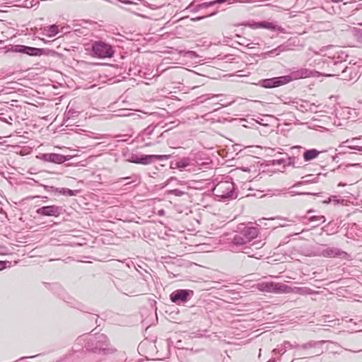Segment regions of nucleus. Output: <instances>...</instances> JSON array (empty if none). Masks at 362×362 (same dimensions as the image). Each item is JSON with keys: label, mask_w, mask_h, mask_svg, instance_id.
<instances>
[{"label": "nucleus", "mask_w": 362, "mask_h": 362, "mask_svg": "<svg viewBox=\"0 0 362 362\" xmlns=\"http://www.w3.org/2000/svg\"><path fill=\"white\" fill-rule=\"evenodd\" d=\"M332 202H334V204H337L339 203V199L336 196H331L327 199L323 201L324 204H330Z\"/></svg>", "instance_id": "72a5a7b5"}, {"label": "nucleus", "mask_w": 362, "mask_h": 362, "mask_svg": "<svg viewBox=\"0 0 362 362\" xmlns=\"http://www.w3.org/2000/svg\"><path fill=\"white\" fill-rule=\"evenodd\" d=\"M322 353H323L322 350H318V351H316L314 352V354H315L316 356L321 355Z\"/></svg>", "instance_id": "5fc2aeb1"}, {"label": "nucleus", "mask_w": 362, "mask_h": 362, "mask_svg": "<svg viewBox=\"0 0 362 362\" xmlns=\"http://www.w3.org/2000/svg\"><path fill=\"white\" fill-rule=\"evenodd\" d=\"M213 194L216 200L228 202L235 199L238 196V190L231 180L219 182L214 188Z\"/></svg>", "instance_id": "20e7f679"}, {"label": "nucleus", "mask_w": 362, "mask_h": 362, "mask_svg": "<svg viewBox=\"0 0 362 362\" xmlns=\"http://www.w3.org/2000/svg\"><path fill=\"white\" fill-rule=\"evenodd\" d=\"M122 2H123L124 4H134V2H133V1H129V0H124V1H122Z\"/></svg>", "instance_id": "6e6d98bb"}, {"label": "nucleus", "mask_w": 362, "mask_h": 362, "mask_svg": "<svg viewBox=\"0 0 362 362\" xmlns=\"http://www.w3.org/2000/svg\"><path fill=\"white\" fill-rule=\"evenodd\" d=\"M161 136H162V134H160L159 136H157L156 138L158 139V138L161 137Z\"/></svg>", "instance_id": "680f3d73"}, {"label": "nucleus", "mask_w": 362, "mask_h": 362, "mask_svg": "<svg viewBox=\"0 0 362 362\" xmlns=\"http://www.w3.org/2000/svg\"><path fill=\"white\" fill-rule=\"evenodd\" d=\"M333 2H335V3H339V2H341L343 0H332Z\"/></svg>", "instance_id": "13d9d810"}, {"label": "nucleus", "mask_w": 362, "mask_h": 362, "mask_svg": "<svg viewBox=\"0 0 362 362\" xmlns=\"http://www.w3.org/2000/svg\"><path fill=\"white\" fill-rule=\"evenodd\" d=\"M248 27L252 28V29H258V28H264L267 29L272 31H282L283 28L276 25L275 23L269 21H262V22H249L247 24H245Z\"/></svg>", "instance_id": "9b49d317"}, {"label": "nucleus", "mask_w": 362, "mask_h": 362, "mask_svg": "<svg viewBox=\"0 0 362 362\" xmlns=\"http://www.w3.org/2000/svg\"><path fill=\"white\" fill-rule=\"evenodd\" d=\"M135 280L132 276H127L125 280L117 279L115 281V285L117 288L122 293L131 296L135 293L134 286L135 285Z\"/></svg>", "instance_id": "0eeeda50"}, {"label": "nucleus", "mask_w": 362, "mask_h": 362, "mask_svg": "<svg viewBox=\"0 0 362 362\" xmlns=\"http://www.w3.org/2000/svg\"><path fill=\"white\" fill-rule=\"evenodd\" d=\"M115 52L113 46L105 41L95 40L91 43L90 54L94 58H112Z\"/></svg>", "instance_id": "39448f33"}, {"label": "nucleus", "mask_w": 362, "mask_h": 362, "mask_svg": "<svg viewBox=\"0 0 362 362\" xmlns=\"http://www.w3.org/2000/svg\"><path fill=\"white\" fill-rule=\"evenodd\" d=\"M288 50H290L289 45H286V44H282V45H280L279 46H278L277 47H276L275 49H273L270 51L263 53L262 56H264V58L267 57V56H269V57L278 56L281 53L287 52Z\"/></svg>", "instance_id": "f3484780"}, {"label": "nucleus", "mask_w": 362, "mask_h": 362, "mask_svg": "<svg viewBox=\"0 0 362 362\" xmlns=\"http://www.w3.org/2000/svg\"><path fill=\"white\" fill-rule=\"evenodd\" d=\"M12 51L28 54L31 57H37L41 55L54 56L55 52L49 49L37 48L22 45H16L12 47Z\"/></svg>", "instance_id": "423d86ee"}, {"label": "nucleus", "mask_w": 362, "mask_h": 362, "mask_svg": "<svg viewBox=\"0 0 362 362\" xmlns=\"http://www.w3.org/2000/svg\"><path fill=\"white\" fill-rule=\"evenodd\" d=\"M224 59L226 60V62H231L234 59V58L233 57V55H226Z\"/></svg>", "instance_id": "49530a36"}, {"label": "nucleus", "mask_w": 362, "mask_h": 362, "mask_svg": "<svg viewBox=\"0 0 362 362\" xmlns=\"http://www.w3.org/2000/svg\"><path fill=\"white\" fill-rule=\"evenodd\" d=\"M321 254L325 257H340L347 259L349 255L344 251H342L337 247H327L322 250Z\"/></svg>", "instance_id": "4468645a"}, {"label": "nucleus", "mask_w": 362, "mask_h": 362, "mask_svg": "<svg viewBox=\"0 0 362 362\" xmlns=\"http://www.w3.org/2000/svg\"><path fill=\"white\" fill-rule=\"evenodd\" d=\"M288 193L291 194V195H292V196L297 195V194H298V195H300V194L317 195L318 194H313V193H310V192H296L294 190H289Z\"/></svg>", "instance_id": "4c0bfd02"}, {"label": "nucleus", "mask_w": 362, "mask_h": 362, "mask_svg": "<svg viewBox=\"0 0 362 362\" xmlns=\"http://www.w3.org/2000/svg\"><path fill=\"white\" fill-rule=\"evenodd\" d=\"M130 183H131V182H128V183H125V185H129V184H130Z\"/></svg>", "instance_id": "338daca9"}, {"label": "nucleus", "mask_w": 362, "mask_h": 362, "mask_svg": "<svg viewBox=\"0 0 362 362\" xmlns=\"http://www.w3.org/2000/svg\"><path fill=\"white\" fill-rule=\"evenodd\" d=\"M356 139H357L356 138H353L351 140H349V139L346 140L345 141L343 142V146H346L347 147V146H349V143L353 142Z\"/></svg>", "instance_id": "a18cd8bd"}, {"label": "nucleus", "mask_w": 362, "mask_h": 362, "mask_svg": "<svg viewBox=\"0 0 362 362\" xmlns=\"http://www.w3.org/2000/svg\"><path fill=\"white\" fill-rule=\"evenodd\" d=\"M235 37H238L239 39H240V42H238L239 45H244V46H248L249 45V40L245 38V37H243L241 35H238V34H236L235 35Z\"/></svg>", "instance_id": "473e14b6"}, {"label": "nucleus", "mask_w": 362, "mask_h": 362, "mask_svg": "<svg viewBox=\"0 0 362 362\" xmlns=\"http://www.w3.org/2000/svg\"><path fill=\"white\" fill-rule=\"evenodd\" d=\"M267 362H276V361L274 360H270V361H269Z\"/></svg>", "instance_id": "0e129e2a"}, {"label": "nucleus", "mask_w": 362, "mask_h": 362, "mask_svg": "<svg viewBox=\"0 0 362 362\" xmlns=\"http://www.w3.org/2000/svg\"><path fill=\"white\" fill-rule=\"evenodd\" d=\"M132 177H120L118 179L117 182H122L123 181L127 182V180L132 179Z\"/></svg>", "instance_id": "de8ad7c7"}, {"label": "nucleus", "mask_w": 362, "mask_h": 362, "mask_svg": "<svg viewBox=\"0 0 362 362\" xmlns=\"http://www.w3.org/2000/svg\"><path fill=\"white\" fill-rule=\"evenodd\" d=\"M242 250H243L242 252L247 255L248 257H254L257 255V252H255L254 250L250 246L249 247V246L245 245L243 247V248Z\"/></svg>", "instance_id": "c85d7f7f"}, {"label": "nucleus", "mask_w": 362, "mask_h": 362, "mask_svg": "<svg viewBox=\"0 0 362 362\" xmlns=\"http://www.w3.org/2000/svg\"><path fill=\"white\" fill-rule=\"evenodd\" d=\"M348 148L354 150H357L358 151H362V146H347Z\"/></svg>", "instance_id": "c03bdc74"}, {"label": "nucleus", "mask_w": 362, "mask_h": 362, "mask_svg": "<svg viewBox=\"0 0 362 362\" xmlns=\"http://www.w3.org/2000/svg\"><path fill=\"white\" fill-rule=\"evenodd\" d=\"M320 153V151L315 148L305 150L303 154V159L305 162L313 160V159L316 158Z\"/></svg>", "instance_id": "412c9836"}, {"label": "nucleus", "mask_w": 362, "mask_h": 362, "mask_svg": "<svg viewBox=\"0 0 362 362\" xmlns=\"http://www.w3.org/2000/svg\"><path fill=\"white\" fill-rule=\"evenodd\" d=\"M170 167L171 169H180L178 160L171 161Z\"/></svg>", "instance_id": "ea45409f"}, {"label": "nucleus", "mask_w": 362, "mask_h": 362, "mask_svg": "<svg viewBox=\"0 0 362 362\" xmlns=\"http://www.w3.org/2000/svg\"><path fill=\"white\" fill-rule=\"evenodd\" d=\"M312 71L305 69L301 68L296 70H293L289 75H286L288 83L292 81L300 79V78H305L311 76Z\"/></svg>", "instance_id": "ddd939ff"}, {"label": "nucleus", "mask_w": 362, "mask_h": 362, "mask_svg": "<svg viewBox=\"0 0 362 362\" xmlns=\"http://www.w3.org/2000/svg\"><path fill=\"white\" fill-rule=\"evenodd\" d=\"M349 165V166L355 167V168L361 167V163H353V164H349V165Z\"/></svg>", "instance_id": "864d4df0"}, {"label": "nucleus", "mask_w": 362, "mask_h": 362, "mask_svg": "<svg viewBox=\"0 0 362 362\" xmlns=\"http://www.w3.org/2000/svg\"><path fill=\"white\" fill-rule=\"evenodd\" d=\"M257 245V247H255V249L257 250L259 249V247H261L260 246H259V243H253L251 246H255V245Z\"/></svg>", "instance_id": "4d7b16f0"}, {"label": "nucleus", "mask_w": 362, "mask_h": 362, "mask_svg": "<svg viewBox=\"0 0 362 362\" xmlns=\"http://www.w3.org/2000/svg\"><path fill=\"white\" fill-rule=\"evenodd\" d=\"M78 192V190H72L68 188H60V191H59V194L73 197L76 196Z\"/></svg>", "instance_id": "393cba45"}, {"label": "nucleus", "mask_w": 362, "mask_h": 362, "mask_svg": "<svg viewBox=\"0 0 362 362\" xmlns=\"http://www.w3.org/2000/svg\"><path fill=\"white\" fill-rule=\"evenodd\" d=\"M211 6H212L211 1L207 2H203L202 4H198V8H199L200 9L207 8Z\"/></svg>", "instance_id": "e433bc0d"}, {"label": "nucleus", "mask_w": 362, "mask_h": 362, "mask_svg": "<svg viewBox=\"0 0 362 362\" xmlns=\"http://www.w3.org/2000/svg\"><path fill=\"white\" fill-rule=\"evenodd\" d=\"M245 238L241 232L235 234L231 241L232 249L235 250V247L245 246L248 243Z\"/></svg>", "instance_id": "6ab92c4d"}, {"label": "nucleus", "mask_w": 362, "mask_h": 362, "mask_svg": "<svg viewBox=\"0 0 362 362\" xmlns=\"http://www.w3.org/2000/svg\"><path fill=\"white\" fill-rule=\"evenodd\" d=\"M168 194H173L177 197H181L185 194V192L180 189H175L169 190Z\"/></svg>", "instance_id": "f704fd0d"}, {"label": "nucleus", "mask_w": 362, "mask_h": 362, "mask_svg": "<svg viewBox=\"0 0 362 362\" xmlns=\"http://www.w3.org/2000/svg\"><path fill=\"white\" fill-rule=\"evenodd\" d=\"M212 6L216 4H221L226 2V0H213L211 1Z\"/></svg>", "instance_id": "37998d69"}, {"label": "nucleus", "mask_w": 362, "mask_h": 362, "mask_svg": "<svg viewBox=\"0 0 362 362\" xmlns=\"http://www.w3.org/2000/svg\"><path fill=\"white\" fill-rule=\"evenodd\" d=\"M313 177V175H308L303 177V178H305V180L296 182L293 187H294L301 186V185H306V184L317 182L318 177Z\"/></svg>", "instance_id": "5701e85b"}, {"label": "nucleus", "mask_w": 362, "mask_h": 362, "mask_svg": "<svg viewBox=\"0 0 362 362\" xmlns=\"http://www.w3.org/2000/svg\"><path fill=\"white\" fill-rule=\"evenodd\" d=\"M241 233L244 236H245V238H247L245 239L247 243H250L258 235L259 230L256 227H245L241 230Z\"/></svg>", "instance_id": "a211bd4d"}, {"label": "nucleus", "mask_w": 362, "mask_h": 362, "mask_svg": "<svg viewBox=\"0 0 362 362\" xmlns=\"http://www.w3.org/2000/svg\"><path fill=\"white\" fill-rule=\"evenodd\" d=\"M173 177H170L168 180V182H169L171 180H173Z\"/></svg>", "instance_id": "e2e57ef3"}, {"label": "nucleus", "mask_w": 362, "mask_h": 362, "mask_svg": "<svg viewBox=\"0 0 362 362\" xmlns=\"http://www.w3.org/2000/svg\"><path fill=\"white\" fill-rule=\"evenodd\" d=\"M40 159L46 162H50L56 164H61L68 160L66 156L58 153H43L40 156Z\"/></svg>", "instance_id": "2eb2a0df"}, {"label": "nucleus", "mask_w": 362, "mask_h": 362, "mask_svg": "<svg viewBox=\"0 0 362 362\" xmlns=\"http://www.w3.org/2000/svg\"><path fill=\"white\" fill-rule=\"evenodd\" d=\"M352 33L354 38L359 42H362V30L354 28L352 30Z\"/></svg>", "instance_id": "cd10ccee"}, {"label": "nucleus", "mask_w": 362, "mask_h": 362, "mask_svg": "<svg viewBox=\"0 0 362 362\" xmlns=\"http://www.w3.org/2000/svg\"><path fill=\"white\" fill-rule=\"evenodd\" d=\"M223 97H226L223 94H208L206 95H202L199 99L200 102H204L205 100H207L208 99L213 98H221L220 101L223 102L224 99H223Z\"/></svg>", "instance_id": "a878e982"}, {"label": "nucleus", "mask_w": 362, "mask_h": 362, "mask_svg": "<svg viewBox=\"0 0 362 362\" xmlns=\"http://www.w3.org/2000/svg\"><path fill=\"white\" fill-rule=\"evenodd\" d=\"M334 47H333V46H329V47H327V50H330V49H334Z\"/></svg>", "instance_id": "bf43d9fd"}, {"label": "nucleus", "mask_w": 362, "mask_h": 362, "mask_svg": "<svg viewBox=\"0 0 362 362\" xmlns=\"http://www.w3.org/2000/svg\"><path fill=\"white\" fill-rule=\"evenodd\" d=\"M257 288L260 291L274 293H294L302 296L318 293L317 291H313L308 287L292 288L283 283L261 282L257 284Z\"/></svg>", "instance_id": "7ed1b4c3"}, {"label": "nucleus", "mask_w": 362, "mask_h": 362, "mask_svg": "<svg viewBox=\"0 0 362 362\" xmlns=\"http://www.w3.org/2000/svg\"><path fill=\"white\" fill-rule=\"evenodd\" d=\"M139 158H140V156H138V155H132L131 156V158L129 159V161L131 162V163H136V160H139Z\"/></svg>", "instance_id": "79ce46f5"}, {"label": "nucleus", "mask_w": 362, "mask_h": 362, "mask_svg": "<svg viewBox=\"0 0 362 362\" xmlns=\"http://www.w3.org/2000/svg\"><path fill=\"white\" fill-rule=\"evenodd\" d=\"M354 76V74H351V73H346L345 75H343V79L344 80H348V81H356L357 78H353V76ZM358 77H359V76L358 75Z\"/></svg>", "instance_id": "c9c22d12"}, {"label": "nucleus", "mask_w": 362, "mask_h": 362, "mask_svg": "<svg viewBox=\"0 0 362 362\" xmlns=\"http://www.w3.org/2000/svg\"><path fill=\"white\" fill-rule=\"evenodd\" d=\"M287 83L288 81L286 76L265 78L259 81L260 86L265 88H276Z\"/></svg>", "instance_id": "9d476101"}, {"label": "nucleus", "mask_w": 362, "mask_h": 362, "mask_svg": "<svg viewBox=\"0 0 362 362\" xmlns=\"http://www.w3.org/2000/svg\"><path fill=\"white\" fill-rule=\"evenodd\" d=\"M216 13V12H213L211 14H209V15H206V16H204L197 17L195 18H192V20L194 21H200L202 19H204V18L214 16Z\"/></svg>", "instance_id": "a19ab883"}, {"label": "nucleus", "mask_w": 362, "mask_h": 362, "mask_svg": "<svg viewBox=\"0 0 362 362\" xmlns=\"http://www.w3.org/2000/svg\"><path fill=\"white\" fill-rule=\"evenodd\" d=\"M358 25H359L360 26H362V23H358Z\"/></svg>", "instance_id": "69168bd1"}, {"label": "nucleus", "mask_w": 362, "mask_h": 362, "mask_svg": "<svg viewBox=\"0 0 362 362\" xmlns=\"http://www.w3.org/2000/svg\"><path fill=\"white\" fill-rule=\"evenodd\" d=\"M194 295V291L189 289H177L170 295V300L177 305L185 303Z\"/></svg>", "instance_id": "6e6552de"}, {"label": "nucleus", "mask_w": 362, "mask_h": 362, "mask_svg": "<svg viewBox=\"0 0 362 362\" xmlns=\"http://www.w3.org/2000/svg\"><path fill=\"white\" fill-rule=\"evenodd\" d=\"M77 340L78 342L86 341L85 348L94 354L105 356L112 354L116 351L104 334H88L85 338L81 337Z\"/></svg>", "instance_id": "f257e3e1"}, {"label": "nucleus", "mask_w": 362, "mask_h": 362, "mask_svg": "<svg viewBox=\"0 0 362 362\" xmlns=\"http://www.w3.org/2000/svg\"><path fill=\"white\" fill-rule=\"evenodd\" d=\"M197 0H194V1H192L187 8V10H189L190 11L192 12H194V13H197L199 11H200L201 9L199 8H198V4H196Z\"/></svg>", "instance_id": "2f4dec72"}, {"label": "nucleus", "mask_w": 362, "mask_h": 362, "mask_svg": "<svg viewBox=\"0 0 362 362\" xmlns=\"http://www.w3.org/2000/svg\"><path fill=\"white\" fill-rule=\"evenodd\" d=\"M62 206L57 205H48L38 208L36 214L40 216L59 217L63 212Z\"/></svg>", "instance_id": "1a4fd4ad"}, {"label": "nucleus", "mask_w": 362, "mask_h": 362, "mask_svg": "<svg viewBox=\"0 0 362 362\" xmlns=\"http://www.w3.org/2000/svg\"><path fill=\"white\" fill-rule=\"evenodd\" d=\"M314 210L313 209H309L308 211H307V214H310L312 212H313Z\"/></svg>", "instance_id": "052dcab7"}, {"label": "nucleus", "mask_w": 362, "mask_h": 362, "mask_svg": "<svg viewBox=\"0 0 362 362\" xmlns=\"http://www.w3.org/2000/svg\"><path fill=\"white\" fill-rule=\"evenodd\" d=\"M6 262L0 261V271L6 268Z\"/></svg>", "instance_id": "3c124183"}, {"label": "nucleus", "mask_w": 362, "mask_h": 362, "mask_svg": "<svg viewBox=\"0 0 362 362\" xmlns=\"http://www.w3.org/2000/svg\"><path fill=\"white\" fill-rule=\"evenodd\" d=\"M178 160L180 169L185 168L190 165L191 159L188 157H184Z\"/></svg>", "instance_id": "bb28decb"}, {"label": "nucleus", "mask_w": 362, "mask_h": 362, "mask_svg": "<svg viewBox=\"0 0 362 362\" xmlns=\"http://www.w3.org/2000/svg\"><path fill=\"white\" fill-rule=\"evenodd\" d=\"M234 103V100H231V101H230V102H228V103H223V104H221V106H222V107H226V106H228V105H231V104H232V103Z\"/></svg>", "instance_id": "603ef678"}, {"label": "nucleus", "mask_w": 362, "mask_h": 362, "mask_svg": "<svg viewBox=\"0 0 362 362\" xmlns=\"http://www.w3.org/2000/svg\"><path fill=\"white\" fill-rule=\"evenodd\" d=\"M325 341H310L305 344H303L302 345H298L297 349H308L311 348H316L318 345H321L324 344Z\"/></svg>", "instance_id": "4be33fe9"}, {"label": "nucleus", "mask_w": 362, "mask_h": 362, "mask_svg": "<svg viewBox=\"0 0 362 362\" xmlns=\"http://www.w3.org/2000/svg\"><path fill=\"white\" fill-rule=\"evenodd\" d=\"M347 57L346 54L341 53L339 54V52H336L333 55L329 52L327 58L323 61V66H327L329 68V71L331 72L328 74L329 76L339 75L341 72L343 75L346 73L354 74L353 78H358V71L354 66H347L345 62V59Z\"/></svg>", "instance_id": "f03ea898"}, {"label": "nucleus", "mask_w": 362, "mask_h": 362, "mask_svg": "<svg viewBox=\"0 0 362 362\" xmlns=\"http://www.w3.org/2000/svg\"><path fill=\"white\" fill-rule=\"evenodd\" d=\"M44 189L49 193L52 194H59V191H60V188H57L53 186L44 185Z\"/></svg>", "instance_id": "7c9ffc66"}, {"label": "nucleus", "mask_w": 362, "mask_h": 362, "mask_svg": "<svg viewBox=\"0 0 362 362\" xmlns=\"http://www.w3.org/2000/svg\"><path fill=\"white\" fill-rule=\"evenodd\" d=\"M286 161L284 159H279V160H274V164L276 163V164H282V163H285Z\"/></svg>", "instance_id": "8fccbe9b"}, {"label": "nucleus", "mask_w": 362, "mask_h": 362, "mask_svg": "<svg viewBox=\"0 0 362 362\" xmlns=\"http://www.w3.org/2000/svg\"><path fill=\"white\" fill-rule=\"evenodd\" d=\"M79 112H80L78 110L74 107L71 102H70L67 105L66 112L64 113V119L68 120L70 119H74L78 116Z\"/></svg>", "instance_id": "aec40b11"}, {"label": "nucleus", "mask_w": 362, "mask_h": 362, "mask_svg": "<svg viewBox=\"0 0 362 362\" xmlns=\"http://www.w3.org/2000/svg\"><path fill=\"white\" fill-rule=\"evenodd\" d=\"M132 177H120L118 179L117 182H122L123 181L127 182V180L132 179Z\"/></svg>", "instance_id": "09e8293b"}, {"label": "nucleus", "mask_w": 362, "mask_h": 362, "mask_svg": "<svg viewBox=\"0 0 362 362\" xmlns=\"http://www.w3.org/2000/svg\"><path fill=\"white\" fill-rule=\"evenodd\" d=\"M156 127L148 126L146 127L139 135V138L142 141H146L144 144V146H151L159 142V141H147L148 139H151V136L153 134Z\"/></svg>", "instance_id": "dca6fc26"}, {"label": "nucleus", "mask_w": 362, "mask_h": 362, "mask_svg": "<svg viewBox=\"0 0 362 362\" xmlns=\"http://www.w3.org/2000/svg\"><path fill=\"white\" fill-rule=\"evenodd\" d=\"M58 33V26L56 25H51L44 28V33L48 37H54Z\"/></svg>", "instance_id": "b1692460"}, {"label": "nucleus", "mask_w": 362, "mask_h": 362, "mask_svg": "<svg viewBox=\"0 0 362 362\" xmlns=\"http://www.w3.org/2000/svg\"><path fill=\"white\" fill-rule=\"evenodd\" d=\"M295 157H288L287 161L285 163L288 165L295 166Z\"/></svg>", "instance_id": "58836bf2"}, {"label": "nucleus", "mask_w": 362, "mask_h": 362, "mask_svg": "<svg viewBox=\"0 0 362 362\" xmlns=\"http://www.w3.org/2000/svg\"><path fill=\"white\" fill-rule=\"evenodd\" d=\"M170 158V155H141L136 164L148 165L156 160H165Z\"/></svg>", "instance_id": "f8f14e48"}, {"label": "nucleus", "mask_w": 362, "mask_h": 362, "mask_svg": "<svg viewBox=\"0 0 362 362\" xmlns=\"http://www.w3.org/2000/svg\"><path fill=\"white\" fill-rule=\"evenodd\" d=\"M310 222L318 221L320 223H325L326 218L324 216H312L308 218Z\"/></svg>", "instance_id": "c756f323"}]
</instances>
